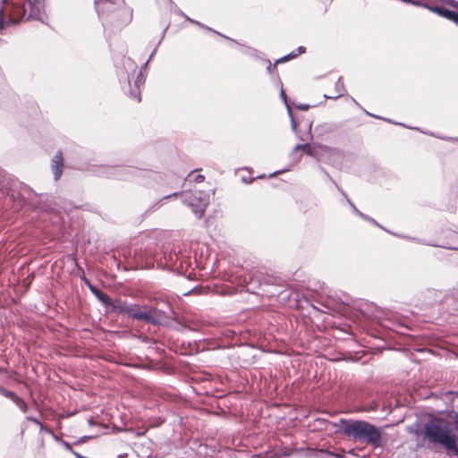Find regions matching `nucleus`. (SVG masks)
Returning a JSON list of instances; mask_svg holds the SVG:
<instances>
[{
	"instance_id": "1",
	"label": "nucleus",
	"mask_w": 458,
	"mask_h": 458,
	"mask_svg": "<svg viewBox=\"0 0 458 458\" xmlns=\"http://www.w3.org/2000/svg\"><path fill=\"white\" fill-rule=\"evenodd\" d=\"M44 0H0V31L24 19L45 23Z\"/></svg>"
},
{
	"instance_id": "2",
	"label": "nucleus",
	"mask_w": 458,
	"mask_h": 458,
	"mask_svg": "<svg viewBox=\"0 0 458 458\" xmlns=\"http://www.w3.org/2000/svg\"><path fill=\"white\" fill-rule=\"evenodd\" d=\"M44 0H0V31L24 19L45 23Z\"/></svg>"
},
{
	"instance_id": "3",
	"label": "nucleus",
	"mask_w": 458,
	"mask_h": 458,
	"mask_svg": "<svg viewBox=\"0 0 458 458\" xmlns=\"http://www.w3.org/2000/svg\"><path fill=\"white\" fill-rule=\"evenodd\" d=\"M424 437L430 444L440 445L448 453L458 456V437L451 433L447 422L432 418L424 425Z\"/></svg>"
},
{
	"instance_id": "4",
	"label": "nucleus",
	"mask_w": 458,
	"mask_h": 458,
	"mask_svg": "<svg viewBox=\"0 0 458 458\" xmlns=\"http://www.w3.org/2000/svg\"><path fill=\"white\" fill-rule=\"evenodd\" d=\"M343 432L345 436L364 442L373 447L381 446V431L374 425L364 420H347L341 419Z\"/></svg>"
},
{
	"instance_id": "5",
	"label": "nucleus",
	"mask_w": 458,
	"mask_h": 458,
	"mask_svg": "<svg viewBox=\"0 0 458 458\" xmlns=\"http://www.w3.org/2000/svg\"><path fill=\"white\" fill-rule=\"evenodd\" d=\"M111 311L127 315L136 320L144 321L152 325H159L158 310L149 306H140L136 303H129L120 299L110 300L106 307Z\"/></svg>"
},
{
	"instance_id": "6",
	"label": "nucleus",
	"mask_w": 458,
	"mask_h": 458,
	"mask_svg": "<svg viewBox=\"0 0 458 458\" xmlns=\"http://www.w3.org/2000/svg\"><path fill=\"white\" fill-rule=\"evenodd\" d=\"M182 202L191 208L196 217L200 218L209 203V194L203 191L194 190L181 193Z\"/></svg>"
},
{
	"instance_id": "7",
	"label": "nucleus",
	"mask_w": 458,
	"mask_h": 458,
	"mask_svg": "<svg viewBox=\"0 0 458 458\" xmlns=\"http://www.w3.org/2000/svg\"><path fill=\"white\" fill-rule=\"evenodd\" d=\"M308 155L317 159L318 162L334 164L341 158L342 152L335 148L324 145H315L312 149L308 150Z\"/></svg>"
},
{
	"instance_id": "8",
	"label": "nucleus",
	"mask_w": 458,
	"mask_h": 458,
	"mask_svg": "<svg viewBox=\"0 0 458 458\" xmlns=\"http://www.w3.org/2000/svg\"><path fill=\"white\" fill-rule=\"evenodd\" d=\"M292 129L301 140L310 136L312 122L305 116H290Z\"/></svg>"
},
{
	"instance_id": "9",
	"label": "nucleus",
	"mask_w": 458,
	"mask_h": 458,
	"mask_svg": "<svg viewBox=\"0 0 458 458\" xmlns=\"http://www.w3.org/2000/svg\"><path fill=\"white\" fill-rule=\"evenodd\" d=\"M124 5V0H95L96 11L100 17L115 11Z\"/></svg>"
},
{
	"instance_id": "10",
	"label": "nucleus",
	"mask_w": 458,
	"mask_h": 458,
	"mask_svg": "<svg viewBox=\"0 0 458 458\" xmlns=\"http://www.w3.org/2000/svg\"><path fill=\"white\" fill-rule=\"evenodd\" d=\"M139 170L134 167L115 166L110 168L108 176L120 180H127L137 174Z\"/></svg>"
},
{
	"instance_id": "11",
	"label": "nucleus",
	"mask_w": 458,
	"mask_h": 458,
	"mask_svg": "<svg viewBox=\"0 0 458 458\" xmlns=\"http://www.w3.org/2000/svg\"><path fill=\"white\" fill-rule=\"evenodd\" d=\"M52 172L54 174V178L57 181L62 174L64 167V157L62 151H57L52 159Z\"/></svg>"
},
{
	"instance_id": "12",
	"label": "nucleus",
	"mask_w": 458,
	"mask_h": 458,
	"mask_svg": "<svg viewBox=\"0 0 458 458\" xmlns=\"http://www.w3.org/2000/svg\"><path fill=\"white\" fill-rule=\"evenodd\" d=\"M411 3L416 6H422L424 8L429 10L430 12L437 13V15L444 17V18L445 17L446 12L448 10V8L442 6V5H431L428 3H423L420 1H412Z\"/></svg>"
},
{
	"instance_id": "13",
	"label": "nucleus",
	"mask_w": 458,
	"mask_h": 458,
	"mask_svg": "<svg viewBox=\"0 0 458 458\" xmlns=\"http://www.w3.org/2000/svg\"><path fill=\"white\" fill-rule=\"evenodd\" d=\"M90 291L105 307L108 306L111 299L106 293L94 286H90Z\"/></svg>"
},
{
	"instance_id": "14",
	"label": "nucleus",
	"mask_w": 458,
	"mask_h": 458,
	"mask_svg": "<svg viewBox=\"0 0 458 458\" xmlns=\"http://www.w3.org/2000/svg\"><path fill=\"white\" fill-rule=\"evenodd\" d=\"M335 90L337 92L336 95H335V96L324 95V98H325L335 99V98H338L339 97L342 96V91L344 90V85H343V83L341 81V77H339L337 81L335 82Z\"/></svg>"
},
{
	"instance_id": "15",
	"label": "nucleus",
	"mask_w": 458,
	"mask_h": 458,
	"mask_svg": "<svg viewBox=\"0 0 458 458\" xmlns=\"http://www.w3.org/2000/svg\"><path fill=\"white\" fill-rule=\"evenodd\" d=\"M318 169L323 173L325 179L331 182L335 187L343 195H344V191L342 190V188L337 184V182L330 176V174L326 171L324 167L321 165H318Z\"/></svg>"
},
{
	"instance_id": "16",
	"label": "nucleus",
	"mask_w": 458,
	"mask_h": 458,
	"mask_svg": "<svg viewBox=\"0 0 458 458\" xmlns=\"http://www.w3.org/2000/svg\"><path fill=\"white\" fill-rule=\"evenodd\" d=\"M445 19L454 21L456 25L458 23V12L448 9L445 14Z\"/></svg>"
},
{
	"instance_id": "17",
	"label": "nucleus",
	"mask_w": 458,
	"mask_h": 458,
	"mask_svg": "<svg viewBox=\"0 0 458 458\" xmlns=\"http://www.w3.org/2000/svg\"><path fill=\"white\" fill-rule=\"evenodd\" d=\"M185 181L200 182L204 181V175L195 174L194 173H190L188 174V176L185 178Z\"/></svg>"
},
{
	"instance_id": "18",
	"label": "nucleus",
	"mask_w": 458,
	"mask_h": 458,
	"mask_svg": "<svg viewBox=\"0 0 458 458\" xmlns=\"http://www.w3.org/2000/svg\"><path fill=\"white\" fill-rule=\"evenodd\" d=\"M0 394L11 399L13 402H14L15 398L18 397V395L15 393H13L10 390H7L2 386H0Z\"/></svg>"
},
{
	"instance_id": "19",
	"label": "nucleus",
	"mask_w": 458,
	"mask_h": 458,
	"mask_svg": "<svg viewBox=\"0 0 458 458\" xmlns=\"http://www.w3.org/2000/svg\"><path fill=\"white\" fill-rule=\"evenodd\" d=\"M377 117L380 118V119H383L384 121H386L388 123H394V124L402 125L403 127H406V128H409V129H411V130H419V128H417V127H411V126L406 125V124H404V123H403L401 122H397V121H394L392 119L386 118L385 116L377 115Z\"/></svg>"
},
{
	"instance_id": "20",
	"label": "nucleus",
	"mask_w": 458,
	"mask_h": 458,
	"mask_svg": "<svg viewBox=\"0 0 458 458\" xmlns=\"http://www.w3.org/2000/svg\"><path fill=\"white\" fill-rule=\"evenodd\" d=\"M23 412H26L28 410L27 403L21 398L17 397L15 398V401L13 402Z\"/></svg>"
},
{
	"instance_id": "21",
	"label": "nucleus",
	"mask_w": 458,
	"mask_h": 458,
	"mask_svg": "<svg viewBox=\"0 0 458 458\" xmlns=\"http://www.w3.org/2000/svg\"><path fill=\"white\" fill-rule=\"evenodd\" d=\"M296 56H298V54H296L295 51H293L290 54H288V55H286L277 59L276 63H284V62H287V61H289L291 59L295 58Z\"/></svg>"
},
{
	"instance_id": "22",
	"label": "nucleus",
	"mask_w": 458,
	"mask_h": 458,
	"mask_svg": "<svg viewBox=\"0 0 458 458\" xmlns=\"http://www.w3.org/2000/svg\"><path fill=\"white\" fill-rule=\"evenodd\" d=\"M345 198H346V200H347V203L350 205V207L352 208V211L358 215L359 216H364V214L362 212H360L357 208L356 206L353 204V202L349 199L346 196V194L344 193V195Z\"/></svg>"
},
{
	"instance_id": "23",
	"label": "nucleus",
	"mask_w": 458,
	"mask_h": 458,
	"mask_svg": "<svg viewBox=\"0 0 458 458\" xmlns=\"http://www.w3.org/2000/svg\"><path fill=\"white\" fill-rule=\"evenodd\" d=\"M301 149L304 150L308 154V150L312 149V147L309 146L308 144H297L293 148V154Z\"/></svg>"
},
{
	"instance_id": "24",
	"label": "nucleus",
	"mask_w": 458,
	"mask_h": 458,
	"mask_svg": "<svg viewBox=\"0 0 458 458\" xmlns=\"http://www.w3.org/2000/svg\"><path fill=\"white\" fill-rule=\"evenodd\" d=\"M194 24L198 25V26H199V27H200V28H203V29H206V30H212L213 32H215V33H216V34H218V35H220V36H222V37H224V38H227V39H230V40H232V41L235 42V40H233V39H232V38H228V37H226V36L222 35L221 33H219V32H217V31H216V30H212L211 28H209V27H208V26L204 25L203 23H201V22H199V21H196V22H195Z\"/></svg>"
},
{
	"instance_id": "25",
	"label": "nucleus",
	"mask_w": 458,
	"mask_h": 458,
	"mask_svg": "<svg viewBox=\"0 0 458 458\" xmlns=\"http://www.w3.org/2000/svg\"><path fill=\"white\" fill-rule=\"evenodd\" d=\"M129 96L130 98L136 99L137 101H140V91L138 88L130 89Z\"/></svg>"
},
{
	"instance_id": "26",
	"label": "nucleus",
	"mask_w": 458,
	"mask_h": 458,
	"mask_svg": "<svg viewBox=\"0 0 458 458\" xmlns=\"http://www.w3.org/2000/svg\"><path fill=\"white\" fill-rule=\"evenodd\" d=\"M265 62L268 64V65L267 67V72L268 73H273L274 71L276 69V65L279 64V63H276V61L274 64H271L269 60H265Z\"/></svg>"
},
{
	"instance_id": "27",
	"label": "nucleus",
	"mask_w": 458,
	"mask_h": 458,
	"mask_svg": "<svg viewBox=\"0 0 458 458\" xmlns=\"http://www.w3.org/2000/svg\"><path fill=\"white\" fill-rule=\"evenodd\" d=\"M430 135L437 137L438 139L446 140V141L458 142V138H455V137H445V136H441V135H436L433 133H430Z\"/></svg>"
},
{
	"instance_id": "28",
	"label": "nucleus",
	"mask_w": 458,
	"mask_h": 458,
	"mask_svg": "<svg viewBox=\"0 0 458 458\" xmlns=\"http://www.w3.org/2000/svg\"><path fill=\"white\" fill-rule=\"evenodd\" d=\"M360 217H361V218H363V219H365V220H367V221H369V222H370L371 224H373V225H377V226H378V227H380V228L384 229V228H383V227H382V226H381V225H379V224H378L375 219H373L372 217H370V216H367V215H365V214H364V216H360Z\"/></svg>"
},
{
	"instance_id": "29",
	"label": "nucleus",
	"mask_w": 458,
	"mask_h": 458,
	"mask_svg": "<svg viewBox=\"0 0 458 458\" xmlns=\"http://www.w3.org/2000/svg\"><path fill=\"white\" fill-rule=\"evenodd\" d=\"M280 96H281L282 99H283V100L284 101V103H285V106H286V108H287L288 114H292V111H291V109H290V107H289V106H288V104H287V102H286V95H285V93L284 92V90H283V89H282V90H281V92H280Z\"/></svg>"
},
{
	"instance_id": "30",
	"label": "nucleus",
	"mask_w": 458,
	"mask_h": 458,
	"mask_svg": "<svg viewBox=\"0 0 458 458\" xmlns=\"http://www.w3.org/2000/svg\"><path fill=\"white\" fill-rule=\"evenodd\" d=\"M451 419L453 420L455 429L458 431V412H454Z\"/></svg>"
},
{
	"instance_id": "31",
	"label": "nucleus",
	"mask_w": 458,
	"mask_h": 458,
	"mask_svg": "<svg viewBox=\"0 0 458 458\" xmlns=\"http://www.w3.org/2000/svg\"><path fill=\"white\" fill-rule=\"evenodd\" d=\"M141 83H143V78L141 76V72H140L139 75L137 76V79L134 81L135 88L139 89L140 84H141Z\"/></svg>"
},
{
	"instance_id": "32",
	"label": "nucleus",
	"mask_w": 458,
	"mask_h": 458,
	"mask_svg": "<svg viewBox=\"0 0 458 458\" xmlns=\"http://www.w3.org/2000/svg\"><path fill=\"white\" fill-rule=\"evenodd\" d=\"M27 420H29L34 422L35 424L38 425L40 427V428H43L42 423L37 418L32 417V416H29V417H27Z\"/></svg>"
},
{
	"instance_id": "33",
	"label": "nucleus",
	"mask_w": 458,
	"mask_h": 458,
	"mask_svg": "<svg viewBox=\"0 0 458 458\" xmlns=\"http://www.w3.org/2000/svg\"><path fill=\"white\" fill-rule=\"evenodd\" d=\"M310 107L308 104H300L296 106V108L300 111H307Z\"/></svg>"
},
{
	"instance_id": "34",
	"label": "nucleus",
	"mask_w": 458,
	"mask_h": 458,
	"mask_svg": "<svg viewBox=\"0 0 458 458\" xmlns=\"http://www.w3.org/2000/svg\"><path fill=\"white\" fill-rule=\"evenodd\" d=\"M182 15L185 18L186 21H190L191 23L194 24L196 22V20H193V19L190 18L185 13H182Z\"/></svg>"
},
{
	"instance_id": "35",
	"label": "nucleus",
	"mask_w": 458,
	"mask_h": 458,
	"mask_svg": "<svg viewBox=\"0 0 458 458\" xmlns=\"http://www.w3.org/2000/svg\"><path fill=\"white\" fill-rule=\"evenodd\" d=\"M305 50H306V48H305L304 47L300 46V47L297 48V51H298V52H297L296 54H298V55H299L300 54L304 53V52H305Z\"/></svg>"
},
{
	"instance_id": "36",
	"label": "nucleus",
	"mask_w": 458,
	"mask_h": 458,
	"mask_svg": "<svg viewBox=\"0 0 458 458\" xmlns=\"http://www.w3.org/2000/svg\"><path fill=\"white\" fill-rule=\"evenodd\" d=\"M283 172H284V171H276V172H274L273 174H271L269 175V178L275 177V176H276L277 174H282Z\"/></svg>"
},
{
	"instance_id": "37",
	"label": "nucleus",
	"mask_w": 458,
	"mask_h": 458,
	"mask_svg": "<svg viewBox=\"0 0 458 458\" xmlns=\"http://www.w3.org/2000/svg\"><path fill=\"white\" fill-rule=\"evenodd\" d=\"M178 195L177 192H174L173 194H170V195H167L165 197L163 198V199H169V198H172V197H176Z\"/></svg>"
},
{
	"instance_id": "38",
	"label": "nucleus",
	"mask_w": 458,
	"mask_h": 458,
	"mask_svg": "<svg viewBox=\"0 0 458 458\" xmlns=\"http://www.w3.org/2000/svg\"><path fill=\"white\" fill-rule=\"evenodd\" d=\"M446 249H449V250H458V243L454 246H448V247H445Z\"/></svg>"
},
{
	"instance_id": "39",
	"label": "nucleus",
	"mask_w": 458,
	"mask_h": 458,
	"mask_svg": "<svg viewBox=\"0 0 458 458\" xmlns=\"http://www.w3.org/2000/svg\"><path fill=\"white\" fill-rule=\"evenodd\" d=\"M156 51H157V48H155L152 53L150 54L149 55V60L154 56V55L156 54Z\"/></svg>"
},
{
	"instance_id": "40",
	"label": "nucleus",
	"mask_w": 458,
	"mask_h": 458,
	"mask_svg": "<svg viewBox=\"0 0 458 458\" xmlns=\"http://www.w3.org/2000/svg\"><path fill=\"white\" fill-rule=\"evenodd\" d=\"M131 17H132V10H130L129 11V21L131 20Z\"/></svg>"
},
{
	"instance_id": "41",
	"label": "nucleus",
	"mask_w": 458,
	"mask_h": 458,
	"mask_svg": "<svg viewBox=\"0 0 458 458\" xmlns=\"http://www.w3.org/2000/svg\"><path fill=\"white\" fill-rule=\"evenodd\" d=\"M88 422H89V425H93V424H94V420H93V419H92V418H91V419H89V420H88Z\"/></svg>"
},
{
	"instance_id": "42",
	"label": "nucleus",
	"mask_w": 458,
	"mask_h": 458,
	"mask_svg": "<svg viewBox=\"0 0 458 458\" xmlns=\"http://www.w3.org/2000/svg\"><path fill=\"white\" fill-rule=\"evenodd\" d=\"M364 114L369 115V114H373L369 112V111H367V110H364Z\"/></svg>"
},
{
	"instance_id": "43",
	"label": "nucleus",
	"mask_w": 458,
	"mask_h": 458,
	"mask_svg": "<svg viewBox=\"0 0 458 458\" xmlns=\"http://www.w3.org/2000/svg\"><path fill=\"white\" fill-rule=\"evenodd\" d=\"M329 454H330L331 455H335V456H336V457H340L339 455L335 454L334 453H329Z\"/></svg>"
},
{
	"instance_id": "44",
	"label": "nucleus",
	"mask_w": 458,
	"mask_h": 458,
	"mask_svg": "<svg viewBox=\"0 0 458 458\" xmlns=\"http://www.w3.org/2000/svg\"><path fill=\"white\" fill-rule=\"evenodd\" d=\"M91 437H84L83 439H89Z\"/></svg>"
},
{
	"instance_id": "45",
	"label": "nucleus",
	"mask_w": 458,
	"mask_h": 458,
	"mask_svg": "<svg viewBox=\"0 0 458 458\" xmlns=\"http://www.w3.org/2000/svg\"><path fill=\"white\" fill-rule=\"evenodd\" d=\"M264 177H265V175H259V176H258V178H264Z\"/></svg>"
},
{
	"instance_id": "46",
	"label": "nucleus",
	"mask_w": 458,
	"mask_h": 458,
	"mask_svg": "<svg viewBox=\"0 0 458 458\" xmlns=\"http://www.w3.org/2000/svg\"><path fill=\"white\" fill-rule=\"evenodd\" d=\"M457 396H458V393H457Z\"/></svg>"
}]
</instances>
